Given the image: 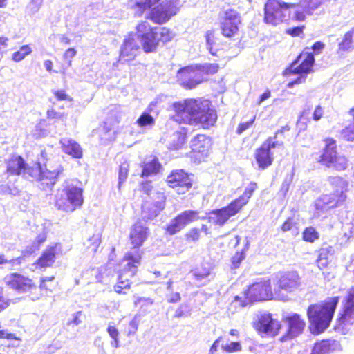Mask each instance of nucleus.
Returning <instances> with one entry per match:
<instances>
[{
  "label": "nucleus",
  "mask_w": 354,
  "mask_h": 354,
  "mask_svg": "<svg viewBox=\"0 0 354 354\" xmlns=\"http://www.w3.org/2000/svg\"><path fill=\"white\" fill-rule=\"evenodd\" d=\"M64 171L57 157L50 158L41 150L37 156V166L30 167L21 156H15L7 163V172L10 175H22L24 178L39 182L43 190H51Z\"/></svg>",
  "instance_id": "nucleus-1"
},
{
  "label": "nucleus",
  "mask_w": 354,
  "mask_h": 354,
  "mask_svg": "<svg viewBox=\"0 0 354 354\" xmlns=\"http://www.w3.org/2000/svg\"><path fill=\"white\" fill-rule=\"evenodd\" d=\"M301 279L297 272H288L283 274L279 280V288L291 292L300 288Z\"/></svg>",
  "instance_id": "nucleus-22"
},
{
  "label": "nucleus",
  "mask_w": 354,
  "mask_h": 354,
  "mask_svg": "<svg viewBox=\"0 0 354 354\" xmlns=\"http://www.w3.org/2000/svg\"><path fill=\"white\" fill-rule=\"evenodd\" d=\"M304 26H297L287 30V33L292 36H299L303 31Z\"/></svg>",
  "instance_id": "nucleus-62"
},
{
  "label": "nucleus",
  "mask_w": 354,
  "mask_h": 354,
  "mask_svg": "<svg viewBox=\"0 0 354 354\" xmlns=\"http://www.w3.org/2000/svg\"><path fill=\"white\" fill-rule=\"evenodd\" d=\"M254 120L255 116H254L253 118L248 122L241 123L236 129V133L239 135L241 134L243 131H245L252 125Z\"/></svg>",
  "instance_id": "nucleus-53"
},
{
  "label": "nucleus",
  "mask_w": 354,
  "mask_h": 354,
  "mask_svg": "<svg viewBox=\"0 0 354 354\" xmlns=\"http://www.w3.org/2000/svg\"><path fill=\"white\" fill-rule=\"evenodd\" d=\"M134 305L143 309L147 308L148 307L152 306L154 303L153 299L150 297H141L134 296Z\"/></svg>",
  "instance_id": "nucleus-42"
},
{
  "label": "nucleus",
  "mask_w": 354,
  "mask_h": 354,
  "mask_svg": "<svg viewBox=\"0 0 354 354\" xmlns=\"http://www.w3.org/2000/svg\"><path fill=\"white\" fill-rule=\"evenodd\" d=\"M178 0L165 1L151 10L149 19L156 24L167 21L178 10Z\"/></svg>",
  "instance_id": "nucleus-11"
},
{
  "label": "nucleus",
  "mask_w": 354,
  "mask_h": 354,
  "mask_svg": "<svg viewBox=\"0 0 354 354\" xmlns=\"http://www.w3.org/2000/svg\"><path fill=\"white\" fill-rule=\"evenodd\" d=\"M125 257L127 259V263L119 274L118 283L114 286V290L119 294H126V290L129 289L130 278L136 274L137 265L140 263L141 258L137 250H135L133 252H129Z\"/></svg>",
  "instance_id": "nucleus-7"
},
{
  "label": "nucleus",
  "mask_w": 354,
  "mask_h": 354,
  "mask_svg": "<svg viewBox=\"0 0 354 354\" xmlns=\"http://www.w3.org/2000/svg\"><path fill=\"white\" fill-rule=\"evenodd\" d=\"M31 52L32 49L28 45H24L19 50L12 54V59L17 62H20L23 60L26 56L30 54Z\"/></svg>",
  "instance_id": "nucleus-37"
},
{
  "label": "nucleus",
  "mask_w": 354,
  "mask_h": 354,
  "mask_svg": "<svg viewBox=\"0 0 354 354\" xmlns=\"http://www.w3.org/2000/svg\"><path fill=\"white\" fill-rule=\"evenodd\" d=\"M61 250V245L59 243L48 247L38 259L37 265L39 268L51 266L55 260V254Z\"/></svg>",
  "instance_id": "nucleus-27"
},
{
  "label": "nucleus",
  "mask_w": 354,
  "mask_h": 354,
  "mask_svg": "<svg viewBox=\"0 0 354 354\" xmlns=\"http://www.w3.org/2000/svg\"><path fill=\"white\" fill-rule=\"evenodd\" d=\"M295 225L296 223L293 221V219L289 218L281 226V230L284 232H288L295 227Z\"/></svg>",
  "instance_id": "nucleus-58"
},
{
  "label": "nucleus",
  "mask_w": 354,
  "mask_h": 354,
  "mask_svg": "<svg viewBox=\"0 0 354 354\" xmlns=\"http://www.w3.org/2000/svg\"><path fill=\"white\" fill-rule=\"evenodd\" d=\"M342 137L348 141L354 140V125H350L342 130Z\"/></svg>",
  "instance_id": "nucleus-51"
},
{
  "label": "nucleus",
  "mask_w": 354,
  "mask_h": 354,
  "mask_svg": "<svg viewBox=\"0 0 354 354\" xmlns=\"http://www.w3.org/2000/svg\"><path fill=\"white\" fill-rule=\"evenodd\" d=\"M3 281L8 286L19 292H26L36 289V286L30 279L18 273L6 275Z\"/></svg>",
  "instance_id": "nucleus-15"
},
{
  "label": "nucleus",
  "mask_w": 354,
  "mask_h": 354,
  "mask_svg": "<svg viewBox=\"0 0 354 354\" xmlns=\"http://www.w3.org/2000/svg\"><path fill=\"white\" fill-rule=\"evenodd\" d=\"M295 4H288L281 0H268L264 6V21L276 26L290 19V8Z\"/></svg>",
  "instance_id": "nucleus-6"
},
{
  "label": "nucleus",
  "mask_w": 354,
  "mask_h": 354,
  "mask_svg": "<svg viewBox=\"0 0 354 354\" xmlns=\"http://www.w3.org/2000/svg\"><path fill=\"white\" fill-rule=\"evenodd\" d=\"M240 23L241 19L238 12L232 9L227 10L221 22L222 34L226 37L234 36L239 30Z\"/></svg>",
  "instance_id": "nucleus-16"
},
{
  "label": "nucleus",
  "mask_w": 354,
  "mask_h": 354,
  "mask_svg": "<svg viewBox=\"0 0 354 354\" xmlns=\"http://www.w3.org/2000/svg\"><path fill=\"white\" fill-rule=\"evenodd\" d=\"M309 50V48H306L286 70V73L301 75L295 81L288 83V86L289 88H292L294 84L301 83L306 80V75H306L311 71L315 63V57L313 53L310 52Z\"/></svg>",
  "instance_id": "nucleus-9"
},
{
  "label": "nucleus",
  "mask_w": 354,
  "mask_h": 354,
  "mask_svg": "<svg viewBox=\"0 0 354 354\" xmlns=\"http://www.w3.org/2000/svg\"><path fill=\"white\" fill-rule=\"evenodd\" d=\"M303 239L304 241L313 243L319 239V233L313 227H308L303 232Z\"/></svg>",
  "instance_id": "nucleus-40"
},
{
  "label": "nucleus",
  "mask_w": 354,
  "mask_h": 354,
  "mask_svg": "<svg viewBox=\"0 0 354 354\" xmlns=\"http://www.w3.org/2000/svg\"><path fill=\"white\" fill-rule=\"evenodd\" d=\"M185 136L180 132H175L171 136V141L170 143V149H178L185 143Z\"/></svg>",
  "instance_id": "nucleus-34"
},
{
  "label": "nucleus",
  "mask_w": 354,
  "mask_h": 354,
  "mask_svg": "<svg viewBox=\"0 0 354 354\" xmlns=\"http://www.w3.org/2000/svg\"><path fill=\"white\" fill-rule=\"evenodd\" d=\"M149 229L141 222L136 223L131 230L130 240L135 248L140 247L147 239Z\"/></svg>",
  "instance_id": "nucleus-24"
},
{
  "label": "nucleus",
  "mask_w": 354,
  "mask_h": 354,
  "mask_svg": "<svg viewBox=\"0 0 354 354\" xmlns=\"http://www.w3.org/2000/svg\"><path fill=\"white\" fill-rule=\"evenodd\" d=\"M187 239H190L192 241H197L200 237L199 230L196 228L191 229L189 232L187 234Z\"/></svg>",
  "instance_id": "nucleus-60"
},
{
  "label": "nucleus",
  "mask_w": 354,
  "mask_h": 354,
  "mask_svg": "<svg viewBox=\"0 0 354 354\" xmlns=\"http://www.w3.org/2000/svg\"><path fill=\"white\" fill-rule=\"evenodd\" d=\"M44 0H30L26 6V11L29 15H35L40 9Z\"/></svg>",
  "instance_id": "nucleus-48"
},
{
  "label": "nucleus",
  "mask_w": 354,
  "mask_h": 354,
  "mask_svg": "<svg viewBox=\"0 0 354 354\" xmlns=\"http://www.w3.org/2000/svg\"><path fill=\"white\" fill-rule=\"evenodd\" d=\"M142 48L146 53H151L156 50L158 45L157 30L155 28L152 32L140 39Z\"/></svg>",
  "instance_id": "nucleus-31"
},
{
  "label": "nucleus",
  "mask_w": 354,
  "mask_h": 354,
  "mask_svg": "<svg viewBox=\"0 0 354 354\" xmlns=\"http://www.w3.org/2000/svg\"><path fill=\"white\" fill-rule=\"evenodd\" d=\"M192 181L189 176L183 169L172 171L167 178L169 187L176 189L179 194L185 193L191 188Z\"/></svg>",
  "instance_id": "nucleus-14"
},
{
  "label": "nucleus",
  "mask_w": 354,
  "mask_h": 354,
  "mask_svg": "<svg viewBox=\"0 0 354 354\" xmlns=\"http://www.w3.org/2000/svg\"><path fill=\"white\" fill-rule=\"evenodd\" d=\"M200 218L198 212L194 210H186L172 219L167 227V232L170 235L179 232L189 223Z\"/></svg>",
  "instance_id": "nucleus-12"
},
{
  "label": "nucleus",
  "mask_w": 354,
  "mask_h": 354,
  "mask_svg": "<svg viewBox=\"0 0 354 354\" xmlns=\"http://www.w3.org/2000/svg\"><path fill=\"white\" fill-rule=\"evenodd\" d=\"M139 322L136 317H134L133 319L129 322V326L128 330V335H134L138 330Z\"/></svg>",
  "instance_id": "nucleus-54"
},
{
  "label": "nucleus",
  "mask_w": 354,
  "mask_h": 354,
  "mask_svg": "<svg viewBox=\"0 0 354 354\" xmlns=\"http://www.w3.org/2000/svg\"><path fill=\"white\" fill-rule=\"evenodd\" d=\"M290 127L288 125L282 127L280 129L277 130L273 137H269L266 142L263 144V146L268 147L267 149L271 151L272 149L279 148L283 149V140H278L280 135H282L286 131H289Z\"/></svg>",
  "instance_id": "nucleus-30"
},
{
  "label": "nucleus",
  "mask_w": 354,
  "mask_h": 354,
  "mask_svg": "<svg viewBox=\"0 0 354 354\" xmlns=\"http://www.w3.org/2000/svg\"><path fill=\"white\" fill-rule=\"evenodd\" d=\"M76 55V50L73 48H70L66 50L64 54V59L68 62V66L71 64V59Z\"/></svg>",
  "instance_id": "nucleus-55"
},
{
  "label": "nucleus",
  "mask_w": 354,
  "mask_h": 354,
  "mask_svg": "<svg viewBox=\"0 0 354 354\" xmlns=\"http://www.w3.org/2000/svg\"><path fill=\"white\" fill-rule=\"evenodd\" d=\"M154 29L155 28H152L149 22L142 21L136 26L138 38L141 39L144 36L150 34Z\"/></svg>",
  "instance_id": "nucleus-35"
},
{
  "label": "nucleus",
  "mask_w": 354,
  "mask_h": 354,
  "mask_svg": "<svg viewBox=\"0 0 354 354\" xmlns=\"http://www.w3.org/2000/svg\"><path fill=\"white\" fill-rule=\"evenodd\" d=\"M339 320L342 324H352L354 322V288L349 290L345 298Z\"/></svg>",
  "instance_id": "nucleus-23"
},
{
  "label": "nucleus",
  "mask_w": 354,
  "mask_h": 354,
  "mask_svg": "<svg viewBox=\"0 0 354 354\" xmlns=\"http://www.w3.org/2000/svg\"><path fill=\"white\" fill-rule=\"evenodd\" d=\"M335 149V142L333 140H327L319 162L328 168H334L337 171L344 170L348 167V160L344 156H337Z\"/></svg>",
  "instance_id": "nucleus-10"
},
{
  "label": "nucleus",
  "mask_w": 354,
  "mask_h": 354,
  "mask_svg": "<svg viewBox=\"0 0 354 354\" xmlns=\"http://www.w3.org/2000/svg\"><path fill=\"white\" fill-rule=\"evenodd\" d=\"M107 333L112 339H115L119 336V332L118 329L114 326H108Z\"/></svg>",
  "instance_id": "nucleus-64"
},
{
  "label": "nucleus",
  "mask_w": 354,
  "mask_h": 354,
  "mask_svg": "<svg viewBox=\"0 0 354 354\" xmlns=\"http://www.w3.org/2000/svg\"><path fill=\"white\" fill-rule=\"evenodd\" d=\"M272 296L270 280H263L256 282L249 287L244 294V299L236 296L233 304H238L241 307L245 306L249 302L263 301Z\"/></svg>",
  "instance_id": "nucleus-8"
},
{
  "label": "nucleus",
  "mask_w": 354,
  "mask_h": 354,
  "mask_svg": "<svg viewBox=\"0 0 354 354\" xmlns=\"http://www.w3.org/2000/svg\"><path fill=\"white\" fill-rule=\"evenodd\" d=\"M330 348L328 342L322 341L315 344L311 354H327Z\"/></svg>",
  "instance_id": "nucleus-44"
},
{
  "label": "nucleus",
  "mask_w": 354,
  "mask_h": 354,
  "mask_svg": "<svg viewBox=\"0 0 354 354\" xmlns=\"http://www.w3.org/2000/svg\"><path fill=\"white\" fill-rule=\"evenodd\" d=\"M140 189L144 192V193L149 196L152 193L153 186L150 181L143 182L140 183Z\"/></svg>",
  "instance_id": "nucleus-59"
},
{
  "label": "nucleus",
  "mask_w": 354,
  "mask_h": 354,
  "mask_svg": "<svg viewBox=\"0 0 354 354\" xmlns=\"http://www.w3.org/2000/svg\"><path fill=\"white\" fill-rule=\"evenodd\" d=\"M139 50L140 46L135 38V35H129L124 39L121 46L119 62L123 64L133 59Z\"/></svg>",
  "instance_id": "nucleus-18"
},
{
  "label": "nucleus",
  "mask_w": 354,
  "mask_h": 354,
  "mask_svg": "<svg viewBox=\"0 0 354 354\" xmlns=\"http://www.w3.org/2000/svg\"><path fill=\"white\" fill-rule=\"evenodd\" d=\"M338 302L339 297H334L326 299L322 303L308 306L307 315L312 333L319 334L328 328Z\"/></svg>",
  "instance_id": "nucleus-3"
},
{
  "label": "nucleus",
  "mask_w": 354,
  "mask_h": 354,
  "mask_svg": "<svg viewBox=\"0 0 354 354\" xmlns=\"http://www.w3.org/2000/svg\"><path fill=\"white\" fill-rule=\"evenodd\" d=\"M24 260V256L22 255L15 259H8V262L7 263L10 264L12 268H15L16 267H19Z\"/></svg>",
  "instance_id": "nucleus-57"
},
{
  "label": "nucleus",
  "mask_w": 354,
  "mask_h": 354,
  "mask_svg": "<svg viewBox=\"0 0 354 354\" xmlns=\"http://www.w3.org/2000/svg\"><path fill=\"white\" fill-rule=\"evenodd\" d=\"M323 113H324V110H323L322 107L320 106L319 105L317 106L313 112V120L315 121L319 120L322 118Z\"/></svg>",
  "instance_id": "nucleus-61"
},
{
  "label": "nucleus",
  "mask_w": 354,
  "mask_h": 354,
  "mask_svg": "<svg viewBox=\"0 0 354 354\" xmlns=\"http://www.w3.org/2000/svg\"><path fill=\"white\" fill-rule=\"evenodd\" d=\"M158 201L154 203L145 202L142 206V217L149 220L156 217L165 208V197L162 193H158Z\"/></svg>",
  "instance_id": "nucleus-21"
},
{
  "label": "nucleus",
  "mask_w": 354,
  "mask_h": 354,
  "mask_svg": "<svg viewBox=\"0 0 354 354\" xmlns=\"http://www.w3.org/2000/svg\"><path fill=\"white\" fill-rule=\"evenodd\" d=\"M209 140L203 134H198L192 139L190 147L194 153H201V156H207L209 147Z\"/></svg>",
  "instance_id": "nucleus-26"
},
{
  "label": "nucleus",
  "mask_w": 354,
  "mask_h": 354,
  "mask_svg": "<svg viewBox=\"0 0 354 354\" xmlns=\"http://www.w3.org/2000/svg\"><path fill=\"white\" fill-rule=\"evenodd\" d=\"M201 72L192 66L185 67L178 71L177 78L185 88H194L202 82Z\"/></svg>",
  "instance_id": "nucleus-17"
},
{
  "label": "nucleus",
  "mask_w": 354,
  "mask_h": 354,
  "mask_svg": "<svg viewBox=\"0 0 354 354\" xmlns=\"http://www.w3.org/2000/svg\"><path fill=\"white\" fill-rule=\"evenodd\" d=\"M59 143L62 151L73 158L80 159L82 157L83 151L80 145L72 138H63Z\"/></svg>",
  "instance_id": "nucleus-25"
},
{
  "label": "nucleus",
  "mask_w": 354,
  "mask_h": 354,
  "mask_svg": "<svg viewBox=\"0 0 354 354\" xmlns=\"http://www.w3.org/2000/svg\"><path fill=\"white\" fill-rule=\"evenodd\" d=\"M329 183L335 189V194L344 193L348 189V182L339 176H330L328 179Z\"/></svg>",
  "instance_id": "nucleus-33"
},
{
  "label": "nucleus",
  "mask_w": 354,
  "mask_h": 354,
  "mask_svg": "<svg viewBox=\"0 0 354 354\" xmlns=\"http://www.w3.org/2000/svg\"><path fill=\"white\" fill-rule=\"evenodd\" d=\"M286 321L288 324V329L286 334L281 338L283 341L296 337L302 333L306 324L298 314L293 313L288 316Z\"/></svg>",
  "instance_id": "nucleus-20"
},
{
  "label": "nucleus",
  "mask_w": 354,
  "mask_h": 354,
  "mask_svg": "<svg viewBox=\"0 0 354 354\" xmlns=\"http://www.w3.org/2000/svg\"><path fill=\"white\" fill-rule=\"evenodd\" d=\"M353 32H348L344 35L342 42L339 44V49L341 50H346L353 46Z\"/></svg>",
  "instance_id": "nucleus-43"
},
{
  "label": "nucleus",
  "mask_w": 354,
  "mask_h": 354,
  "mask_svg": "<svg viewBox=\"0 0 354 354\" xmlns=\"http://www.w3.org/2000/svg\"><path fill=\"white\" fill-rule=\"evenodd\" d=\"M346 199V196L344 193L325 194L316 201L315 207L317 210L326 211L339 206Z\"/></svg>",
  "instance_id": "nucleus-19"
},
{
  "label": "nucleus",
  "mask_w": 354,
  "mask_h": 354,
  "mask_svg": "<svg viewBox=\"0 0 354 354\" xmlns=\"http://www.w3.org/2000/svg\"><path fill=\"white\" fill-rule=\"evenodd\" d=\"M268 147L262 145L255 152V159L259 168L263 170L270 166L273 162L272 154L267 149Z\"/></svg>",
  "instance_id": "nucleus-28"
},
{
  "label": "nucleus",
  "mask_w": 354,
  "mask_h": 354,
  "mask_svg": "<svg viewBox=\"0 0 354 354\" xmlns=\"http://www.w3.org/2000/svg\"><path fill=\"white\" fill-rule=\"evenodd\" d=\"M10 304V300L3 296V288L0 287V312L6 309Z\"/></svg>",
  "instance_id": "nucleus-56"
},
{
  "label": "nucleus",
  "mask_w": 354,
  "mask_h": 354,
  "mask_svg": "<svg viewBox=\"0 0 354 354\" xmlns=\"http://www.w3.org/2000/svg\"><path fill=\"white\" fill-rule=\"evenodd\" d=\"M174 120L181 124H201L203 128L213 126L217 119L216 111L210 108V101L203 98H189L172 104Z\"/></svg>",
  "instance_id": "nucleus-2"
},
{
  "label": "nucleus",
  "mask_w": 354,
  "mask_h": 354,
  "mask_svg": "<svg viewBox=\"0 0 354 354\" xmlns=\"http://www.w3.org/2000/svg\"><path fill=\"white\" fill-rule=\"evenodd\" d=\"M157 30L158 43L162 41L163 43L171 41L174 35L167 28H156Z\"/></svg>",
  "instance_id": "nucleus-36"
},
{
  "label": "nucleus",
  "mask_w": 354,
  "mask_h": 354,
  "mask_svg": "<svg viewBox=\"0 0 354 354\" xmlns=\"http://www.w3.org/2000/svg\"><path fill=\"white\" fill-rule=\"evenodd\" d=\"M160 0H129V5L135 17H140L148 9L151 8Z\"/></svg>",
  "instance_id": "nucleus-29"
},
{
  "label": "nucleus",
  "mask_w": 354,
  "mask_h": 354,
  "mask_svg": "<svg viewBox=\"0 0 354 354\" xmlns=\"http://www.w3.org/2000/svg\"><path fill=\"white\" fill-rule=\"evenodd\" d=\"M189 315V306L187 304H181L179 307L176 310L174 313V317L180 318L183 316H187Z\"/></svg>",
  "instance_id": "nucleus-52"
},
{
  "label": "nucleus",
  "mask_w": 354,
  "mask_h": 354,
  "mask_svg": "<svg viewBox=\"0 0 354 354\" xmlns=\"http://www.w3.org/2000/svg\"><path fill=\"white\" fill-rule=\"evenodd\" d=\"M221 346L222 349L227 353L238 352L241 351L242 349L241 344L238 342H227L225 344L222 343Z\"/></svg>",
  "instance_id": "nucleus-45"
},
{
  "label": "nucleus",
  "mask_w": 354,
  "mask_h": 354,
  "mask_svg": "<svg viewBox=\"0 0 354 354\" xmlns=\"http://www.w3.org/2000/svg\"><path fill=\"white\" fill-rule=\"evenodd\" d=\"M83 203V189L73 183L65 182L55 195V206L66 212H74Z\"/></svg>",
  "instance_id": "nucleus-5"
},
{
  "label": "nucleus",
  "mask_w": 354,
  "mask_h": 354,
  "mask_svg": "<svg viewBox=\"0 0 354 354\" xmlns=\"http://www.w3.org/2000/svg\"><path fill=\"white\" fill-rule=\"evenodd\" d=\"M245 254L243 251L236 252L234 255L232 257V264L234 268L239 267L241 261L245 259Z\"/></svg>",
  "instance_id": "nucleus-50"
},
{
  "label": "nucleus",
  "mask_w": 354,
  "mask_h": 354,
  "mask_svg": "<svg viewBox=\"0 0 354 354\" xmlns=\"http://www.w3.org/2000/svg\"><path fill=\"white\" fill-rule=\"evenodd\" d=\"M205 37L207 49L212 55L218 56V49L214 47L215 41L213 32L212 30L207 31Z\"/></svg>",
  "instance_id": "nucleus-38"
},
{
  "label": "nucleus",
  "mask_w": 354,
  "mask_h": 354,
  "mask_svg": "<svg viewBox=\"0 0 354 354\" xmlns=\"http://www.w3.org/2000/svg\"><path fill=\"white\" fill-rule=\"evenodd\" d=\"M100 243V239L98 235H93L91 238L88 239L86 246L93 252H95Z\"/></svg>",
  "instance_id": "nucleus-49"
},
{
  "label": "nucleus",
  "mask_w": 354,
  "mask_h": 354,
  "mask_svg": "<svg viewBox=\"0 0 354 354\" xmlns=\"http://www.w3.org/2000/svg\"><path fill=\"white\" fill-rule=\"evenodd\" d=\"M257 188V183L251 182L245 189L243 194L238 198L232 201L227 206L212 210L209 213L208 216L201 218L207 219L209 223L214 225L223 226L230 217L239 213L242 207L248 203Z\"/></svg>",
  "instance_id": "nucleus-4"
},
{
  "label": "nucleus",
  "mask_w": 354,
  "mask_h": 354,
  "mask_svg": "<svg viewBox=\"0 0 354 354\" xmlns=\"http://www.w3.org/2000/svg\"><path fill=\"white\" fill-rule=\"evenodd\" d=\"M154 122L153 118L147 112H144L136 121V123L140 127L153 125Z\"/></svg>",
  "instance_id": "nucleus-39"
},
{
  "label": "nucleus",
  "mask_w": 354,
  "mask_h": 354,
  "mask_svg": "<svg viewBox=\"0 0 354 354\" xmlns=\"http://www.w3.org/2000/svg\"><path fill=\"white\" fill-rule=\"evenodd\" d=\"M254 326L259 332L272 336L278 334L281 327L280 323L272 319L271 314L266 313H259L257 315Z\"/></svg>",
  "instance_id": "nucleus-13"
},
{
  "label": "nucleus",
  "mask_w": 354,
  "mask_h": 354,
  "mask_svg": "<svg viewBox=\"0 0 354 354\" xmlns=\"http://www.w3.org/2000/svg\"><path fill=\"white\" fill-rule=\"evenodd\" d=\"M192 272L194 278L198 281L206 279L210 274L209 268L204 266L201 268H196Z\"/></svg>",
  "instance_id": "nucleus-46"
},
{
  "label": "nucleus",
  "mask_w": 354,
  "mask_h": 354,
  "mask_svg": "<svg viewBox=\"0 0 354 354\" xmlns=\"http://www.w3.org/2000/svg\"><path fill=\"white\" fill-rule=\"evenodd\" d=\"M301 6L303 7L304 10H301L297 9L295 11L294 17H293V18H295L297 21H304L305 19V16H306L305 14L309 13V12H310L311 10H314V9H308L307 8L308 1H306V0H302L301 1Z\"/></svg>",
  "instance_id": "nucleus-41"
},
{
  "label": "nucleus",
  "mask_w": 354,
  "mask_h": 354,
  "mask_svg": "<svg viewBox=\"0 0 354 354\" xmlns=\"http://www.w3.org/2000/svg\"><path fill=\"white\" fill-rule=\"evenodd\" d=\"M329 251H330V249L328 248H321L319 250V254L317 261H321L322 260H326L328 259V255Z\"/></svg>",
  "instance_id": "nucleus-63"
},
{
  "label": "nucleus",
  "mask_w": 354,
  "mask_h": 354,
  "mask_svg": "<svg viewBox=\"0 0 354 354\" xmlns=\"http://www.w3.org/2000/svg\"><path fill=\"white\" fill-rule=\"evenodd\" d=\"M129 165L127 162H124L120 166L119 176H118V187L124 183L127 178Z\"/></svg>",
  "instance_id": "nucleus-47"
},
{
  "label": "nucleus",
  "mask_w": 354,
  "mask_h": 354,
  "mask_svg": "<svg viewBox=\"0 0 354 354\" xmlns=\"http://www.w3.org/2000/svg\"><path fill=\"white\" fill-rule=\"evenodd\" d=\"M161 168V165L158 158H153L151 160L144 162L142 166V176L149 177L157 174Z\"/></svg>",
  "instance_id": "nucleus-32"
}]
</instances>
